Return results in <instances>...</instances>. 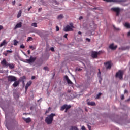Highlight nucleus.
<instances>
[{
	"mask_svg": "<svg viewBox=\"0 0 130 130\" xmlns=\"http://www.w3.org/2000/svg\"><path fill=\"white\" fill-rule=\"evenodd\" d=\"M6 52H8V53H12V52H13V51H10V50H7V51H6Z\"/></svg>",
	"mask_w": 130,
	"mask_h": 130,
	"instance_id": "nucleus-39",
	"label": "nucleus"
},
{
	"mask_svg": "<svg viewBox=\"0 0 130 130\" xmlns=\"http://www.w3.org/2000/svg\"><path fill=\"white\" fill-rule=\"evenodd\" d=\"M70 25L71 26V28H74V25L73 24V23H70Z\"/></svg>",
	"mask_w": 130,
	"mask_h": 130,
	"instance_id": "nucleus-37",
	"label": "nucleus"
},
{
	"mask_svg": "<svg viewBox=\"0 0 130 130\" xmlns=\"http://www.w3.org/2000/svg\"><path fill=\"white\" fill-rule=\"evenodd\" d=\"M123 77V72L121 70H119L116 74V78H119L120 80H121Z\"/></svg>",
	"mask_w": 130,
	"mask_h": 130,
	"instance_id": "nucleus-4",
	"label": "nucleus"
},
{
	"mask_svg": "<svg viewBox=\"0 0 130 130\" xmlns=\"http://www.w3.org/2000/svg\"><path fill=\"white\" fill-rule=\"evenodd\" d=\"M111 11L115 12L116 13V16L118 17L119 14H120V8L118 7H113L111 9Z\"/></svg>",
	"mask_w": 130,
	"mask_h": 130,
	"instance_id": "nucleus-3",
	"label": "nucleus"
},
{
	"mask_svg": "<svg viewBox=\"0 0 130 130\" xmlns=\"http://www.w3.org/2000/svg\"><path fill=\"white\" fill-rule=\"evenodd\" d=\"M30 10H31V9L29 8H28L27 11H30Z\"/></svg>",
	"mask_w": 130,
	"mask_h": 130,
	"instance_id": "nucleus-56",
	"label": "nucleus"
},
{
	"mask_svg": "<svg viewBox=\"0 0 130 130\" xmlns=\"http://www.w3.org/2000/svg\"><path fill=\"white\" fill-rule=\"evenodd\" d=\"M44 70H45V71H49V69L48 67L45 66L44 67Z\"/></svg>",
	"mask_w": 130,
	"mask_h": 130,
	"instance_id": "nucleus-30",
	"label": "nucleus"
},
{
	"mask_svg": "<svg viewBox=\"0 0 130 130\" xmlns=\"http://www.w3.org/2000/svg\"><path fill=\"white\" fill-rule=\"evenodd\" d=\"M87 104L88 105H91V106H95L96 104L94 102H88Z\"/></svg>",
	"mask_w": 130,
	"mask_h": 130,
	"instance_id": "nucleus-18",
	"label": "nucleus"
},
{
	"mask_svg": "<svg viewBox=\"0 0 130 130\" xmlns=\"http://www.w3.org/2000/svg\"><path fill=\"white\" fill-rule=\"evenodd\" d=\"M29 8L32 9V6H30V8Z\"/></svg>",
	"mask_w": 130,
	"mask_h": 130,
	"instance_id": "nucleus-60",
	"label": "nucleus"
},
{
	"mask_svg": "<svg viewBox=\"0 0 130 130\" xmlns=\"http://www.w3.org/2000/svg\"><path fill=\"white\" fill-rule=\"evenodd\" d=\"M6 44H7V41L6 40H4L0 44V47H2V46H4V45H6Z\"/></svg>",
	"mask_w": 130,
	"mask_h": 130,
	"instance_id": "nucleus-16",
	"label": "nucleus"
},
{
	"mask_svg": "<svg viewBox=\"0 0 130 130\" xmlns=\"http://www.w3.org/2000/svg\"><path fill=\"white\" fill-rule=\"evenodd\" d=\"M24 79H26V77L25 76H23Z\"/></svg>",
	"mask_w": 130,
	"mask_h": 130,
	"instance_id": "nucleus-59",
	"label": "nucleus"
},
{
	"mask_svg": "<svg viewBox=\"0 0 130 130\" xmlns=\"http://www.w3.org/2000/svg\"><path fill=\"white\" fill-rule=\"evenodd\" d=\"M20 85V81H14V83L13 84L12 86L14 87V88H16V87H18Z\"/></svg>",
	"mask_w": 130,
	"mask_h": 130,
	"instance_id": "nucleus-12",
	"label": "nucleus"
},
{
	"mask_svg": "<svg viewBox=\"0 0 130 130\" xmlns=\"http://www.w3.org/2000/svg\"><path fill=\"white\" fill-rule=\"evenodd\" d=\"M121 100H123V99H124V95H122L121 96Z\"/></svg>",
	"mask_w": 130,
	"mask_h": 130,
	"instance_id": "nucleus-34",
	"label": "nucleus"
},
{
	"mask_svg": "<svg viewBox=\"0 0 130 130\" xmlns=\"http://www.w3.org/2000/svg\"><path fill=\"white\" fill-rule=\"evenodd\" d=\"M27 53H28V54H30V50H28L27 51Z\"/></svg>",
	"mask_w": 130,
	"mask_h": 130,
	"instance_id": "nucleus-52",
	"label": "nucleus"
},
{
	"mask_svg": "<svg viewBox=\"0 0 130 130\" xmlns=\"http://www.w3.org/2000/svg\"><path fill=\"white\" fill-rule=\"evenodd\" d=\"M78 34H79V35H81V34H82V32L79 31V32H78Z\"/></svg>",
	"mask_w": 130,
	"mask_h": 130,
	"instance_id": "nucleus-53",
	"label": "nucleus"
},
{
	"mask_svg": "<svg viewBox=\"0 0 130 130\" xmlns=\"http://www.w3.org/2000/svg\"><path fill=\"white\" fill-rule=\"evenodd\" d=\"M56 31H59V27H58V26H56Z\"/></svg>",
	"mask_w": 130,
	"mask_h": 130,
	"instance_id": "nucleus-32",
	"label": "nucleus"
},
{
	"mask_svg": "<svg viewBox=\"0 0 130 130\" xmlns=\"http://www.w3.org/2000/svg\"><path fill=\"white\" fill-rule=\"evenodd\" d=\"M65 112H68V109H65Z\"/></svg>",
	"mask_w": 130,
	"mask_h": 130,
	"instance_id": "nucleus-55",
	"label": "nucleus"
},
{
	"mask_svg": "<svg viewBox=\"0 0 130 130\" xmlns=\"http://www.w3.org/2000/svg\"><path fill=\"white\" fill-rule=\"evenodd\" d=\"M102 53H103L102 51H99V52H97L98 56L100 55Z\"/></svg>",
	"mask_w": 130,
	"mask_h": 130,
	"instance_id": "nucleus-28",
	"label": "nucleus"
},
{
	"mask_svg": "<svg viewBox=\"0 0 130 130\" xmlns=\"http://www.w3.org/2000/svg\"><path fill=\"white\" fill-rule=\"evenodd\" d=\"M88 127L89 130H91V126L88 125Z\"/></svg>",
	"mask_w": 130,
	"mask_h": 130,
	"instance_id": "nucleus-44",
	"label": "nucleus"
},
{
	"mask_svg": "<svg viewBox=\"0 0 130 130\" xmlns=\"http://www.w3.org/2000/svg\"><path fill=\"white\" fill-rule=\"evenodd\" d=\"M49 112V110H46L45 112V114H46V113H48Z\"/></svg>",
	"mask_w": 130,
	"mask_h": 130,
	"instance_id": "nucleus-43",
	"label": "nucleus"
},
{
	"mask_svg": "<svg viewBox=\"0 0 130 130\" xmlns=\"http://www.w3.org/2000/svg\"><path fill=\"white\" fill-rule=\"evenodd\" d=\"M109 48H110V49H111L112 50H115V49L117 48V45L114 46V43L111 44L109 46Z\"/></svg>",
	"mask_w": 130,
	"mask_h": 130,
	"instance_id": "nucleus-9",
	"label": "nucleus"
},
{
	"mask_svg": "<svg viewBox=\"0 0 130 130\" xmlns=\"http://www.w3.org/2000/svg\"><path fill=\"white\" fill-rule=\"evenodd\" d=\"M24 120L26 122V123H29V122H31V118H24Z\"/></svg>",
	"mask_w": 130,
	"mask_h": 130,
	"instance_id": "nucleus-17",
	"label": "nucleus"
},
{
	"mask_svg": "<svg viewBox=\"0 0 130 130\" xmlns=\"http://www.w3.org/2000/svg\"><path fill=\"white\" fill-rule=\"evenodd\" d=\"M127 101H130V97L128 100H127Z\"/></svg>",
	"mask_w": 130,
	"mask_h": 130,
	"instance_id": "nucleus-57",
	"label": "nucleus"
},
{
	"mask_svg": "<svg viewBox=\"0 0 130 130\" xmlns=\"http://www.w3.org/2000/svg\"><path fill=\"white\" fill-rule=\"evenodd\" d=\"M82 130H86V127L84 126H82L81 127Z\"/></svg>",
	"mask_w": 130,
	"mask_h": 130,
	"instance_id": "nucleus-36",
	"label": "nucleus"
},
{
	"mask_svg": "<svg viewBox=\"0 0 130 130\" xmlns=\"http://www.w3.org/2000/svg\"><path fill=\"white\" fill-rule=\"evenodd\" d=\"M8 55V54H5V56H7Z\"/></svg>",
	"mask_w": 130,
	"mask_h": 130,
	"instance_id": "nucleus-58",
	"label": "nucleus"
},
{
	"mask_svg": "<svg viewBox=\"0 0 130 130\" xmlns=\"http://www.w3.org/2000/svg\"><path fill=\"white\" fill-rule=\"evenodd\" d=\"M86 40H87V41H88V42H90V39H89V38H86Z\"/></svg>",
	"mask_w": 130,
	"mask_h": 130,
	"instance_id": "nucleus-42",
	"label": "nucleus"
},
{
	"mask_svg": "<svg viewBox=\"0 0 130 130\" xmlns=\"http://www.w3.org/2000/svg\"><path fill=\"white\" fill-rule=\"evenodd\" d=\"M64 79L67 81V84H68V85H73L74 84V83H73V82L71 81V80H70V79H69V77H68L67 75H66L64 76Z\"/></svg>",
	"mask_w": 130,
	"mask_h": 130,
	"instance_id": "nucleus-8",
	"label": "nucleus"
},
{
	"mask_svg": "<svg viewBox=\"0 0 130 130\" xmlns=\"http://www.w3.org/2000/svg\"><path fill=\"white\" fill-rule=\"evenodd\" d=\"M114 29H115V30H116L117 31H119V28H116L115 26H114Z\"/></svg>",
	"mask_w": 130,
	"mask_h": 130,
	"instance_id": "nucleus-40",
	"label": "nucleus"
},
{
	"mask_svg": "<svg viewBox=\"0 0 130 130\" xmlns=\"http://www.w3.org/2000/svg\"><path fill=\"white\" fill-rule=\"evenodd\" d=\"M29 48L30 49H31V50H35L36 49L35 47L32 46H29Z\"/></svg>",
	"mask_w": 130,
	"mask_h": 130,
	"instance_id": "nucleus-27",
	"label": "nucleus"
},
{
	"mask_svg": "<svg viewBox=\"0 0 130 130\" xmlns=\"http://www.w3.org/2000/svg\"><path fill=\"white\" fill-rule=\"evenodd\" d=\"M37 58L36 57H33L31 56L29 59H26V62L27 63H33L36 60Z\"/></svg>",
	"mask_w": 130,
	"mask_h": 130,
	"instance_id": "nucleus-6",
	"label": "nucleus"
},
{
	"mask_svg": "<svg viewBox=\"0 0 130 130\" xmlns=\"http://www.w3.org/2000/svg\"><path fill=\"white\" fill-rule=\"evenodd\" d=\"M34 79H35V76H32L31 80H34Z\"/></svg>",
	"mask_w": 130,
	"mask_h": 130,
	"instance_id": "nucleus-49",
	"label": "nucleus"
},
{
	"mask_svg": "<svg viewBox=\"0 0 130 130\" xmlns=\"http://www.w3.org/2000/svg\"><path fill=\"white\" fill-rule=\"evenodd\" d=\"M22 15V11L21 10H20L17 14V18H20V17H21Z\"/></svg>",
	"mask_w": 130,
	"mask_h": 130,
	"instance_id": "nucleus-20",
	"label": "nucleus"
},
{
	"mask_svg": "<svg viewBox=\"0 0 130 130\" xmlns=\"http://www.w3.org/2000/svg\"><path fill=\"white\" fill-rule=\"evenodd\" d=\"M63 37L64 38H68V34H65Z\"/></svg>",
	"mask_w": 130,
	"mask_h": 130,
	"instance_id": "nucleus-35",
	"label": "nucleus"
},
{
	"mask_svg": "<svg viewBox=\"0 0 130 130\" xmlns=\"http://www.w3.org/2000/svg\"><path fill=\"white\" fill-rule=\"evenodd\" d=\"M2 29H3V27L2 25H0V31L2 30Z\"/></svg>",
	"mask_w": 130,
	"mask_h": 130,
	"instance_id": "nucleus-45",
	"label": "nucleus"
},
{
	"mask_svg": "<svg viewBox=\"0 0 130 130\" xmlns=\"http://www.w3.org/2000/svg\"><path fill=\"white\" fill-rule=\"evenodd\" d=\"M18 42L16 40H14V45L16 46L17 44H18Z\"/></svg>",
	"mask_w": 130,
	"mask_h": 130,
	"instance_id": "nucleus-26",
	"label": "nucleus"
},
{
	"mask_svg": "<svg viewBox=\"0 0 130 130\" xmlns=\"http://www.w3.org/2000/svg\"><path fill=\"white\" fill-rule=\"evenodd\" d=\"M128 91H127V90H124L125 94L126 93H128Z\"/></svg>",
	"mask_w": 130,
	"mask_h": 130,
	"instance_id": "nucleus-46",
	"label": "nucleus"
},
{
	"mask_svg": "<svg viewBox=\"0 0 130 130\" xmlns=\"http://www.w3.org/2000/svg\"><path fill=\"white\" fill-rule=\"evenodd\" d=\"M63 31H64V32L73 31V28H72L70 25H67L66 27L63 28Z\"/></svg>",
	"mask_w": 130,
	"mask_h": 130,
	"instance_id": "nucleus-7",
	"label": "nucleus"
},
{
	"mask_svg": "<svg viewBox=\"0 0 130 130\" xmlns=\"http://www.w3.org/2000/svg\"><path fill=\"white\" fill-rule=\"evenodd\" d=\"M49 109H50V107L49 108Z\"/></svg>",
	"mask_w": 130,
	"mask_h": 130,
	"instance_id": "nucleus-63",
	"label": "nucleus"
},
{
	"mask_svg": "<svg viewBox=\"0 0 130 130\" xmlns=\"http://www.w3.org/2000/svg\"><path fill=\"white\" fill-rule=\"evenodd\" d=\"M7 80L8 82H16V81H17V77L12 75H9L7 77Z\"/></svg>",
	"mask_w": 130,
	"mask_h": 130,
	"instance_id": "nucleus-5",
	"label": "nucleus"
},
{
	"mask_svg": "<svg viewBox=\"0 0 130 130\" xmlns=\"http://www.w3.org/2000/svg\"><path fill=\"white\" fill-rule=\"evenodd\" d=\"M30 39H32V37H29L28 38L27 40V41H30Z\"/></svg>",
	"mask_w": 130,
	"mask_h": 130,
	"instance_id": "nucleus-38",
	"label": "nucleus"
},
{
	"mask_svg": "<svg viewBox=\"0 0 130 130\" xmlns=\"http://www.w3.org/2000/svg\"><path fill=\"white\" fill-rule=\"evenodd\" d=\"M91 57L92 58H97L98 57V55L96 51H92L91 52Z\"/></svg>",
	"mask_w": 130,
	"mask_h": 130,
	"instance_id": "nucleus-10",
	"label": "nucleus"
},
{
	"mask_svg": "<svg viewBox=\"0 0 130 130\" xmlns=\"http://www.w3.org/2000/svg\"><path fill=\"white\" fill-rule=\"evenodd\" d=\"M125 27H126V28H127L128 29L130 28V24L128 23H125L124 24Z\"/></svg>",
	"mask_w": 130,
	"mask_h": 130,
	"instance_id": "nucleus-21",
	"label": "nucleus"
},
{
	"mask_svg": "<svg viewBox=\"0 0 130 130\" xmlns=\"http://www.w3.org/2000/svg\"><path fill=\"white\" fill-rule=\"evenodd\" d=\"M31 84H32L31 81H29L28 82H27V83L26 84V85L25 86V91H27L29 87H30V86H31Z\"/></svg>",
	"mask_w": 130,
	"mask_h": 130,
	"instance_id": "nucleus-13",
	"label": "nucleus"
},
{
	"mask_svg": "<svg viewBox=\"0 0 130 130\" xmlns=\"http://www.w3.org/2000/svg\"><path fill=\"white\" fill-rule=\"evenodd\" d=\"M127 36H130V31L127 33Z\"/></svg>",
	"mask_w": 130,
	"mask_h": 130,
	"instance_id": "nucleus-54",
	"label": "nucleus"
},
{
	"mask_svg": "<svg viewBox=\"0 0 130 130\" xmlns=\"http://www.w3.org/2000/svg\"><path fill=\"white\" fill-rule=\"evenodd\" d=\"M50 50H51V51H52L53 52H54V48L51 47L50 48Z\"/></svg>",
	"mask_w": 130,
	"mask_h": 130,
	"instance_id": "nucleus-33",
	"label": "nucleus"
},
{
	"mask_svg": "<svg viewBox=\"0 0 130 130\" xmlns=\"http://www.w3.org/2000/svg\"><path fill=\"white\" fill-rule=\"evenodd\" d=\"M99 82H100V84H101V81H100Z\"/></svg>",
	"mask_w": 130,
	"mask_h": 130,
	"instance_id": "nucleus-62",
	"label": "nucleus"
},
{
	"mask_svg": "<svg viewBox=\"0 0 130 130\" xmlns=\"http://www.w3.org/2000/svg\"><path fill=\"white\" fill-rule=\"evenodd\" d=\"M20 48H22V49H24V48H25V46H24V45L22 44L20 45Z\"/></svg>",
	"mask_w": 130,
	"mask_h": 130,
	"instance_id": "nucleus-31",
	"label": "nucleus"
},
{
	"mask_svg": "<svg viewBox=\"0 0 130 130\" xmlns=\"http://www.w3.org/2000/svg\"><path fill=\"white\" fill-rule=\"evenodd\" d=\"M55 114L51 113L50 115H48L45 119V122L47 124H51L52 121H53V117L55 116Z\"/></svg>",
	"mask_w": 130,
	"mask_h": 130,
	"instance_id": "nucleus-1",
	"label": "nucleus"
},
{
	"mask_svg": "<svg viewBox=\"0 0 130 130\" xmlns=\"http://www.w3.org/2000/svg\"><path fill=\"white\" fill-rule=\"evenodd\" d=\"M66 109V105H63L61 107L60 110L63 111Z\"/></svg>",
	"mask_w": 130,
	"mask_h": 130,
	"instance_id": "nucleus-22",
	"label": "nucleus"
},
{
	"mask_svg": "<svg viewBox=\"0 0 130 130\" xmlns=\"http://www.w3.org/2000/svg\"><path fill=\"white\" fill-rule=\"evenodd\" d=\"M82 19H83V17L82 16H80L79 17V20H82Z\"/></svg>",
	"mask_w": 130,
	"mask_h": 130,
	"instance_id": "nucleus-51",
	"label": "nucleus"
},
{
	"mask_svg": "<svg viewBox=\"0 0 130 130\" xmlns=\"http://www.w3.org/2000/svg\"><path fill=\"white\" fill-rule=\"evenodd\" d=\"M41 11H42V8H40L38 10V12H41Z\"/></svg>",
	"mask_w": 130,
	"mask_h": 130,
	"instance_id": "nucleus-41",
	"label": "nucleus"
},
{
	"mask_svg": "<svg viewBox=\"0 0 130 130\" xmlns=\"http://www.w3.org/2000/svg\"><path fill=\"white\" fill-rule=\"evenodd\" d=\"M63 18V16L62 14H60V15H58L57 17V19L58 20H60V19H62Z\"/></svg>",
	"mask_w": 130,
	"mask_h": 130,
	"instance_id": "nucleus-23",
	"label": "nucleus"
},
{
	"mask_svg": "<svg viewBox=\"0 0 130 130\" xmlns=\"http://www.w3.org/2000/svg\"><path fill=\"white\" fill-rule=\"evenodd\" d=\"M101 72H100V69H99V75H101Z\"/></svg>",
	"mask_w": 130,
	"mask_h": 130,
	"instance_id": "nucleus-50",
	"label": "nucleus"
},
{
	"mask_svg": "<svg viewBox=\"0 0 130 130\" xmlns=\"http://www.w3.org/2000/svg\"><path fill=\"white\" fill-rule=\"evenodd\" d=\"M15 4H16V1L12 2V5H15Z\"/></svg>",
	"mask_w": 130,
	"mask_h": 130,
	"instance_id": "nucleus-47",
	"label": "nucleus"
},
{
	"mask_svg": "<svg viewBox=\"0 0 130 130\" xmlns=\"http://www.w3.org/2000/svg\"><path fill=\"white\" fill-rule=\"evenodd\" d=\"M21 27H22V22H19V23L16 24V25L14 27V29L15 30H16V29L18 28H21Z\"/></svg>",
	"mask_w": 130,
	"mask_h": 130,
	"instance_id": "nucleus-14",
	"label": "nucleus"
},
{
	"mask_svg": "<svg viewBox=\"0 0 130 130\" xmlns=\"http://www.w3.org/2000/svg\"><path fill=\"white\" fill-rule=\"evenodd\" d=\"M1 64L3 66V67H5V68H8L9 67V69H15V65L13 63L9 64L6 59H3V60L1 61Z\"/></svg>",
	"mask_w": 130,
	"mask_h": 130,
	"instance_id": "nucleus-2",
	"label": "nucleus"
},
{
	"mask_svg": "<svg viewBox=\"0 0 130 130\" xmlns=\"http://www.w3.org/2000/svg\"><path fill=\"white\" fill-rule=\"evenodd\" d=\"M31 26L36 28L37 27V23H33L31 24Z\"/></svg>",
	"mask_w": 130,
	"mask_h": 130,
	"instance_id": "nucleus-25",
	"label": "nucleus"
},
{
	"mask_svg": "<svg viewBox=\"0 0 130 130\" xmlns=\"http://www.w3.org/2000/svg\"><path fill=\"white\" fill-rule=\"evenodd\" d=\"M119 49L120 50H126V49H129V47L126 46V47H121L119 48Z\"/></svg>",
	"mask_w": 130,
	"mask_h": 130,
	"instance_id": "nucleus-15",
	"label": "nucleus"
},
{
	"mask_svg": "<svg viewBox=\"0 0 130 130\" xmlns=\"http://www.w3.org/2000/svg\"><path fill=\"white\" fill-rule=\"evenodd\" d=\"M77 71H82V69H81L80 68H78V69H77Z\"/></svg>",
	"mask_w": 130,
	"mask_h": 130,
	"instance_id": "nucleus-48",
	"label": "nucleus"
},
{
	"mask_svg": "<svg viewBox=\"0 0 130 130\" xmlns=\"http://www.w3.org/2000/svg\"><path fill=\"white\" fill-rule=\"evenodd\" d=\"M105 66L107 70H110L111 69V63L110 61L107 62L105 63Z\"/></svg>",
	"mask_w": 130,
	"mask_h": 130,
	"instance_id": "nucleus-11",
	"label": "nucleus"
},
{
	"mask_svg": "<svg viewBox=\"0 0 130 130\" xmlns=\"http://www.w3.org/2000/svg\"><path fill=\"white\" fill-rule=\"evenodd\" d=\"M41 64H42V63H41L39 66H41Z\"/></svg>",
	"mask_w": 130,
	"mask_h": 130,
	"instance_id": "nucleus-61",
	"label": "nucleus"
},
{
	"mask_svg": "<svg viewBox=\"0 0 130 130\" xmlns=\"http://www.w3.org/2000/svg\"><path fill=\"white\" fill-rule=\"evenodd\" d=\"M102 94V93H99L96 95V99H99V98L100 97V96H101Z\"/></svg>",
	"mask_w": 130,
	"mask_h": 130,
	"instance_id": "nucleus-29",
	"label": "nucleus"
},
{
	"mask_svg": "<svg viewBox=\"0 0 130 130\" xmlns=\"http://www.w3.org/2000/svg\"><path fill=\"white\" fill-rule=\"evenodd\" d=\"M71 107H72V106L71 105H66V109H67L68 110H69V109H70V108H71Z\"/></svg>",
	"mask_w": 130,
	"mask_h": 130,
	"instance_id": "nucleus-24",
	"label": "nucleus"
},
{
	"mask_svg": "<svg viewBox=\"0 0 130 130\" xmlns=\"http://www.w3.org/2000/svg\"><path fill=\"white\" fill-rule=\"evenodd\" d=\"M70 130H79V128L76 126H72Z\"/></svg>",
	"mask_w": 130,
	"mask_h": 130,
	"instance_id": "nucleus-19",
	"label": "nucleus"
}]
</instances>
